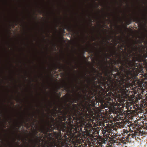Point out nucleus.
I'll use <instances>...</instances> for the list:
<instances>
[{"label":"nucleus","mask_w":147,"mask_h":147,"mask_svg":"<svg viewBox=\"0 0 147 147\" xmlns=\"http://www.w3.org/2000/svg\"><path fill=\"white\" fill-rule=\"evenodd\" d=\"M2 140L1 138H0V140Z\"/></svg>","instance_id":"31"},{"label":"nucleus","mask_w":147,"mask_h":147,"mask_svg":"<svg viewBox=\"0 0 147 147\" xmlns=\"http://www.w3.org/2000/svg\"><path fill=\"white\" fill-rule=\"evenodd\" d=\"M131 138V137H130V136H123L121 138L120 140V141L121 142H122L125 144L126 143L125 141L126 140L129 139V138L130 139Z\"/></svg>","instance_id":"9"},{"label":"nucleus","mask_w":147,"mask_h":147,"mask_svg":"<svg viewBox=\"0 0 147 147\" xmlns=\"http://www.w3.org/2000/svg\"><path fill=\"white\" fill-rule=\"evenodd\" d=\"M141 47H138L137 46H133L128 45L127 49L125 50L124 54L117 53L115 49L112 50H109V53H107L106 52L107 50L105 51L104 54L106 57L108 59H111V57H113L115 56L119 59H121L122 58L126 63L125 64L121 63L120 64H138V63H131L132 62H135L136 61L145 59L147 57V40H144V45L141 44ZM142 64H145L143 63Z\"/></svg>","instance_id":"2"},{"label":"nucleus","mask_w":147,"mask_h":147,"mask_svg":"<svg viewBox=\"0 0 147 147\" xmlns=\"http://www.w3.org/2000/svg\"><path fill=\"white\" fill-rule=\"evenodd\" d=\"M43 113H44V110H42Z\"/></svg>","instance_id":"34"},{"label":"nucleus","mask_w":147,"mask_h":147,"mask_svg":"<svg viewBox=\"0 0 147 147\" xmlns=\"http://www.w3.org/2000/svg\"><path fill=\"white\" fill-rule=\"evenodd\" d=\"M69 100L68 99V101H69V102H70V105H71V104H72V103H73V100H71V99H70V97H71V96L70 94H69Z\"/></svg>","instance_id":"13"},{"label":"nucleus","mask_w":147,"mask_h":147,"mask_svg":"<svg viewBox=\"0 0 147 147\" xmlns=\"http://www.w3.org/2000/svg\"><path fill=\"white\" fill-rule=\"evenodd\" d=\"M32 125H34V123L33 122V123H32Z\"/></svg>","instance_id":"22"},{"label":"nucleus","mask_w":147,"mask_h":147,"mask_svg":"<svg viewBox=\"0 0 147 147\" xmlns=\"http://www.w3.org/2000/svg\"><path fill=\"white\" fill-rule=\"evenodd\" d=\"M49 105H50V107H52V106L51 103V102H50L49 104Z\"/></svg>","instance_id":"18"},{"label":"nucleus","mask_w":147,"mask_h":147,"mask_svg":"<svg viewBox=\"0 0 147 147\" xmlns=\"http://www.w3.org/2000/svg\"><path fill=\"white\" fill-rule=\"evenodd\" d=\"M146 21L147 22V18L146 19Z\"/></svg>","instance_id":"35"},{"label":"nucleus","mask_w":147,"mask_h":147,"mask_svg":"<svg viewBox=\"0 0 147 147\" xmlns=\"http://www.w3.org/2000/svg\"><path fill=\"white\" fill-rule=\"evenodd\" d=\"M40 13L41 14V13H42V11H40Z\"/></svg>","instance_id":"21"},{"label":"nucleus","mask_w":147,"mask_h":147,"mask_svg":"<svg viewBox=\"0 0 147 147\" xmlns=\"http://www.w3.org/2000/svg\"><path fill=\"white\" fill-rule=\"evenodd\" d=\"M144 40H145V37H144Z\"/></svg>","instance_id":"28"},{"label":"nucleus","mask_w":147,"mask_h":147,"mask_svg":"<svg viewBox=\"0 0 147 147\" xmlns=\"http://www.w3.org/2000/svg\"><path fill=\"white\" fill-rule=\"evenodd\" d=\"M123 46L124 47H125V49H126V47L124 45H123Z\"/></svg>","instance_id":"20"},{"label":"nucleus","mask_w":147,"mask_h":147,"mask_svg":"<svg viewBox=\"0 0 147 147\" xmlns=\"http://www.w3.org/2000/svg\"><path fill=\"white\" fill-rule=\"evenodd\" d=\"M107 132H108V131H107Z\"/></svg>","instance_id":"40"},{"label":"nucleus","mask_w":147,"mask_h":147,"mask_svg":"<svg viewBox=\"0 0 147 147\" xmlns=\"http://www.w3.org/2000/svg\"><path fill=\"white\" fill-rule=\"evenodd\" d=\"M15 22H16V25H17L18 23V21H16Z\"/></svg>","instance_id":"17"},{"label":"nucleus","mask_w":147,"mask_h":147,"mask_svg":"<svg viewBox=\"0 0 147 147\" xmlns=\"http://www.w3.org/2000/svg\"><path fill=\"white\" fill-rule=\"evenodd\" d=\"M77 34H79V32H77Z\"/></svg>","instance_id":"24"},{"label":"nucleus","mask_w":147,"mask_h":147,"mask_svg":"<svg viewBox=\"0 0 147 147\" xmlns=\"http://www.w3.org/2000/svg\"><path fill=\"white\" fill-rule=\"evenodd\" d=\"M38 130L41 133L45 134L46 136H47V138H48V136H49V128H47L46 126H42L38 128L37 129H35L34 130L33 137L35 138L36 139L34 140L32 139L30 140V141L32 143V145H28V146L25 147H30V146H32L34 144L36 145V147H37L38 145H40L42 142H40V140L41 139L39 138L37 135Z\"/></svg>","instance_id":"5"},{"label":"nucleus","mask_w":147,"mask_h":147,"mask_svg":"<svg viewBox=\"0 0 147 147\" xmlns=\"http://www.w3.org/2000/svg\"><path fill=\"white\" fill-rule=\"evenodd\" d=\"M98 6H99V5H97V7H98Z\"/></svg>","instance_id":"32"},{"label":"nucleus","mask_w":147,"mask_h":147,"mask_svg":"<svg viewBox=\"0 0 147 147\" xmlns=\"http://www.w3.org/2000/svg\"><path fill=\"white\" fill-rule=\"evenodd\" d=\"M70 99H71L73 101V102L75 103H77L78 102L79 99L77 97H75L74 98H72L71 97H70Z\"/></svg>","instance_id":"12"},{"label":"nucleus","mask_w":147,"mask_h":147,"mask_svg":"<svg viewBox=\"0 0 147 147\" xmlns=\"http://www.w3.org/2000/svg\"><path fill=\"white\" fill-rule=\"evenodd\" d=\"M131 19H130V20H129V24H130L131 23Z\"/></svg>","instance_id":"19"},{"label":"nucleus","mask_w":147,"mask_h":147,"mask_svg":"<svg viewBox=\"0 0 147 147\" xmlns=\"http://www.w3.org/2000/svg\"><path fill=\"white\" fill-rule=\"evenodd\" d=\"M55 94H56V92H55Z\"/></svg>","instance_id":"36"},{"label":"nucleus","mask_w":147,"mask_h":147,"mask_svg":"<svg viewBox=\"0 0 147 147\" xmlns=\"http://www.w3.org/2000/svg\"><path fill=\"white\" fill-rule=\"evenodd\" d=\"M107 43L109 44V42L108 41H107Z\"/></svg>","instance_id":"30"},{"label":"nucleus","mask_w":147,"mask_h":147,"mask_svg":"<svg viewBox=\"0 0 147 147\" xmlns=\"http://www.w3.org/2000/svg\"><path fill=\"white\" fill-rule=\"evenodd\" d=\"M90 51V52L91 53H94V51L93 49H89Z\"/></svg>","instance_id":"15"},{"label":"nucleus","mask_w":147,"mask_h":147,"mask_svg":"<svg viewBox=\"0 0 147 147\" xmlns=\"http://www.w3.org/2000/svg\"><path fill=\"white\" fill-rule=\"evenodd\" d=\"M108 64H111V63Z\"/></svg>","instance_id":"8"},{"label":"nucleus","mask_w":147,"mask_h":147,"mask_svg":"<svg viewBox=\"0 0 147 147\" xmlns=\"http://www.w3.org/2000/svg\"><path fill=\"white\" fill-rule=\"evenodd\" d=\"M78 94H80L79 93H78Z\"/></svg>","instance_id":"41"},{"label":"nucleus","mask_w":147,"mask_h":147,"mask_svg":"<svg viewBox=\"0 0 147 147\" xmlns=\"http://www.w3.org/2000/svg\"><path fill=\"white\" fill-rule=\"evenodd\" d=\"M94 48L96 49V52H97L98 53H101L102 52V51H98V50H97V49L95 47H94Z\"/></svg>","instance_id":"14"},{"label":"nucleus","mask_w":147,"mask_h":147,"mask_svg":"<svg viewBox=\"0 0 147 147\" xmlns=\"http://www.w3.org/2000/svg\"><path fill=\"white\" fill-rule=\"evenodd\" d=\"M105 132V131H103V133L104 134H105V133H106V132Z\"/></svg>","instance_id":"23"},{"label":"nucleus","mask_w":147,"mask_h":147,"mask_svg":"<svg viewBox=\"0 0 147 147\" xmlns=\"http://www.w3.org/2000/svg\"><path fill=\"white\" fill-rule=\"evenodd\" d=\"M63 112H61L62 115L60 117V119L61 121L68 120L67 124H68V128L71 129L72 127L75 129L79 126L83 128L86 118L88 115L87 112L82 111L81 108L78 104H74L73 107L68 106L67 109Z\"/></svg>","instance_id":"3"},{"label":"nucleus","mask_w":147,"mask_h":147,"mask_svg":"<svg viewBox=\"0 0 147 147\" xmlns=\"http://www.w3.org/2000/svg\"><path fill=\"white\" fill-rule=\"evenodd\" d=\"M95 40V39H94V40H93V41H94Z\"/></svg>","instance_id":"38"},{"label":"nucleus","mask_w":147,"mask_h":147,"mask_svg":"<svg viewBox=\"0 0 147 147\" xmlns=\"http://www.w3.org/2000/svg\"><path fill=\"white\" fill-rule=\"evenodd\" d=\"M122 134V135L123 136H130V137H131V136L130 134L129 133V132H128V131H127L126 130H125V131H123Z\"/></svg>","instance_id":"11"},{"label":"nucleus","mask_w":147,"mask_h":147,"mask_svg":"<svg viewBox=\"0 0 147 147\" xmlns=\"http://www.w3.org/2000/svg\"><path fill=\"white\" fill-rule=\"evenodd\" d=\"M115 65H106L98 78V101L102 105L115 103L116 98L122 99L131 89V81L137 76L147 78L144 71L147 72V65H118L120 71Z\"/></svg>","instance_id":"1"},{"label":"nucleus","mask_w":147,"mask_h":147,"mask_svg":"<svg viewBox=\"0 0 147 147\" xmlns=\"http://www.w3.org/2000/svg\"><path fill=\"white\" fill-rule=\"evenodd\" d=\"M133 22H137L141 24V23L142 20L139 17H134L133 19Z\"/></svg>","instance_id":"10"},{"label":"nucleus","mask_w":147,"mask_h":147,"mask_svg":"<svg viewBox=\"0 0 147 147\" xmlns=\"http://www.w3.org/2000/svg\"><path fill=\"white\" fill-rule=\"evenodd\" d=\"M87 74V73L86 72H85L84 73V76H83V77H85V76Z\"/></svg>","instance_id":"16"},{"label":"nucleus","mask_w":147,"mask_h":147,"mask_svg":"<svg viewBox=\"0 0 147 147\" xmlns=\"http://www.w3.org/2000/svg\"><path fill=\"white\" fill-rule=\"evenodd\" d=\"M87 71H88V70H87Z\"/></svg>","instance_id":"39"},{"label":"nucleus","mask_w":147,"mask_h":147,"mask_svg":"<svg viewBox=\"0 0 147 147\" xmlns=\"http://www.w3.org/2000/svg\"><path fill=\"white\" fill-rule=\"evenodd\" d=\"M102 44H103L104 43V41H102Z\"/></svg>","instance_id":"25"},{"label":"nucleus","mask_w":147,"mask_h":147,"mask_svg":"<svg viewBox=\"0 0 147 147\" xmlns=\"http://www.w3.org/2000/svg\"><path fill=\"white\" fill-rule=\"evenodd\" d=\"M47 107L48 108L49 110H50V108L48 107Z\"/></svg>","instance_id":"26"},{"label":"nucleus","mask_w":147,"mask_h":147,"mask_svg":"<svg viewBox=\"0 0 147 147\" xmlns=\"http://www.w3.org/2000/svg\"><path fill=\"white\" fill-rule=\"evenodd\" d=\"M1 143H3V142L2 141H1Z\"/></svg>","instance_id":"37"},{"label":"nucleus","mask_w":147,"mask_h":147,"mask_svg":"<svg viewBox=\"0 0 147 147\" xmlns=\"http://www.w3.org/2000/svg\"><path fill=\"white\" fill-rule=\"evenodd\" d=\"M15 131H14L13 132V134H15Z\"/></svg>","instance_id":"29"},{"label":"nucleus","mask_w":147,"mask_h":147,"mask_svg":"<svg viewBox=\"0 0 147 147\" xmlns=\"http://www.w3.org/2000/svg\"><path fill=\"white\" fill-rule=\"evenodd\" d=\"M60 94H61V93H60Z\"/></svg>","instance_id":"42"},{"label":"nucleus","mask_w":147,"mask_h":147,"mask_svg":"<svg viewBox=\"0 0 147 147\" xmlns=\"http://www.w3.org/2000/svg\"><path fill=\"white\" fill-rule=\"evenodd\" d=\"M15 140H14V141H13V142H15Z\"/></svg>","instance_id":"33"},{"label":"nucleus","mask_w":147,"mask_h":147,"mask_svg":"<svg viewBox=\"0 0 147 147\" xmlns=\"http://www.w3.org/2000/svg\"><path fill=\"white\" fill-rule=\"evenodd\" d=\"M62 115V113H61L60 115L58 116L59 119L60 121V123L59 124V127L58 129L59 128V130L60 131H62L63 132L68 133L69 132L70 134H71L74 135H75L77 133H80L82 132V127L78 126L75 129V128L72 127V129H69L68 128V124H67V121L68 120L67 119H66L65 121H61L60 119V117ZM61 133V131L60 132Z\"/></svg>","instance_id":"4"},{"label":"nucleus","mask_w":147,"mask_h":147,"mask_svg":"<svg viewBox=\"0 0 147 147\" xmlns=\"http://www.w3.org/2000/svg\"><path fill=\"white\" fill-rule=\"evenodd\" d=\"M132 128L130 127L129 131H130V134L131 136V138H134L136 137V135L138 133V131L137 130V128L136 127H131Z\"/></svg>","instance_id":"7"},{"label":"nucleus","mask_w":147,"mask_h":147,"mask_svg":"<svg viewBox=\"0 0 147 147\" xmlns=\"http://www.w3.org/2000/svg\"><path fill=\"white\" fill-rule=\"evenodd\" d=\"M14 128H15V129H17V128H16V127H14Z\"/></svg>","instance_id":"27"},{"label":"nucleus","mask_w":147,"mask_h":147,"mask_svg":"<svg viewBox=\"0 0 147 147\" xmlns=\"http://www.w3.org/2000/svg\"><path fill=\"white\" fill-rule=\"evenodd\" d=\"M49 136L47 138V140H42V143L40 145L37 147H61L63 143L61 142H59V144L57 143H53L51 142V141L54 140V138L52 136V134L49 133ZM30 147H36V145L34 144L32 146Z\"/></svg>","instance_id":"6"}]
</instances>
